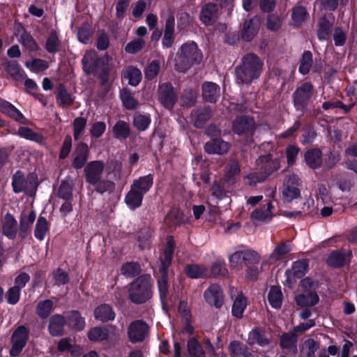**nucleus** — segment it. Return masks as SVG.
<instances>
[{"label": "nucleus", "mask_w": 357, "mask_h": 357, "mask_svg": "<svg viewBox=\"0 0 357 357\" xmlns=\"http://www.w3.org/2000/svg\"><path fill=\"white\" fill-rule=\"evenodd\" d=\"M263 62L254 54H248L236 68V82L238 84H250L257 79L262 71Z\"/></svg>", "instance_id": "f257e3e1"}, {"label": "nucleus", "mask_w": 357, "mask_h": 357, "mask_svg": "<svg viewBox=\"0 0 357 357\" xmlns=\"http://www.w3.org/2000/svg\"><path fill=\"white\" fill-rule=\"evenodd\" d=\"M202 53L197 45L188 42L179 48L175 59V68L178 71L185 72L192 66L199 64L202 60Z\"/></svg>", "instance_id": "f03ea898"}, {"label": "nucleus", "mask_w": 357, "mask_h": 357, "mask_svg": "<svg viewBox=\"0 0 357 357\" xmlns=\"http://www.w3.org/2000/svg\"><path fill=\"white\" fill-rule=\"evenodd\" d=\"M280 167V160L272 158L271 155L259 157L256 160V169L261 173L259 176L257 174H250L248 176L250 185H255L263 181L268 176Z\"/></svg>", "instance_id": "7ed1b4c3"}, {"label": "nucleus", "mask_w": 357, "mask_h": 357, "mask_svg": "<svg viewBox=\"0 0 357 357\" xmlns=\"http://www.w3.org/2000/svg\"><path fill=\"white\" fill-rule=\"evenodd\" d=\"M151 278L149 275L139 277L131 284L129 296L135 303H143L152 296Z\"/></svg>", "instance_id": "20e7f679"}, {"label": "nucleus", "mask_w": 357, "mask_h": 357, "mask_svg": "<svg viewBox=\"0 0 357 357\" xmlns=\"http://www.w3.org/2000/svg\"><path fill=\"white\" fill-rule=\"evenodd\" d=\"M172 255L164 252L163 257L161 259V264L160 267V273L161 278L158 280V290L160 297L163 306L167 303L168 295V284H167V269L171 264Z\"/></svg>", "instance_id": "39448f33"}, {"label": "nucleus", "mask_w": 357, "mask_h": 357, "mask_svg": "<svg viewBox=\"0 0 357 357\" xmlns=\"http://www.w3.org/2000/svg\"><path fill=\"white\" fill-rule=\"evenodd\" d=\"M29 337V330L24 326H19L13 333L11 342L12 347L10 350L11 356L15 357L20 355L25 347Z\"/></svg>", "instance_id": "423d86ee"}, {"label": "nucleus", "mask_w": 357, "mask_h": 357, "mask_svg": "<svg viewBox=\"0 0 357 357\" xmlns=\"http://www.w3.org/2000/svg\"><path fill=\"white\" fill-rule=\"evenodd\" d=\"M105 167V163L102 160H94L87 163L84 169L86 181L95 185L102 178Z\"/></svg>", "instance_id": "0eeeda50"}, {"label": "nucleus", "mask_w": 357, "mask_h": 357, "mask_svg": "<svg viewBox=\"0 0 357 357\" xmlns=\"http://www.w3.org/2000/svg\"><path fill=\"white\" fill-rule=\"evenodd\" d=\"M147 333L148 326L143 321L136 320L132 322L128 327V337L133 343L143 341Z\"/></svg>", "instance_id": "6e6552de"}, {"label": "nucleus", "mask_w": 357, "mask_h": 357, "mask_svg": "<svg viewBox=\"0 0 357 357\" xmlns=\"http://www.w3.org/2000/svg\"><path fill=\"white\" fill-rule=\"evenodd\" d=\"M314 91L313 86L310 82H305L299 86L294 93V102L296 107H303L311 98Z\"/></svg>", "instance_id": "1a4fd4ad"}, {"label": "nucleus", "mask_w": 357, "mask_h": 357, "mask_svg": "<svg viewBox=\"0 0 357 357\" xmlns=\"http://www.w3.org/2000/svg\"><path fill=\"white\" fill-rule=\"evenodd\" d=\"M158 96L160 102L167 109L172 108L176 102V93L170 84L165 83L160 85Z\"/></svg>", "instance_id": "9d476101"}, {"label": "nucleus", "mask_w": 357, "mask_h": 357, "mask_svg": "<svg viewBox=\"0 0 357 357\" xmlns=\"http://www.w3.org/2000/svg\"><path fill=\"white\" fill-rule=\"evenodd\" d=\"M230 296L234 301L231 310L232 314L241 318L248 305L247 298L241 293H238L234 287L230 289Z\"/></svg>", "instance_id": "9b49d317"}, {"label": "nucleus", "mask_w": 357, "mask_h": 357, "mask_svg": "<svg viewBox=\"0 0 357 357\" xmlns=\"http://www.w3.org/2000/svg\"><path fill=\"white\" fill-rule=\"evenodd\" d=\"M204 298L211 305L216 307L222 306L224 302L222 291L217 284L211 285L204 292Z\"/></svg>", "instance_id": "f8f14e48"}, {"label": "nucleus", "mask_w": 357, "mask_h": 357, "mask_svg": "<svg viewBox=\"0 0 357 357\" xmlns=\"http://www.w3.org/2000/svg\"><path fill=\"white\" fill-rule=\"evenodd\" d=\"M88 156L89 148L87 144L79 143L73 152L72 166L77 169L82 168L88 160Z\"/></svg>", "instance_id": "ddd939ff"}, {"label": "nucleus", "mask_w": 357, "mask_h": 357, "mask_svg": "<svg viewBox=\"0 0 357 357\" xmlns=\"http://www.w3.org/2000/svg\"><path fill=\"white\" fill-rule=\"evenodd\" d=\"M260 26V18L255 16L244 22L241 31L242 38L247 41L251 40L257 33Z\"/></svg>", "instance_id": "4468645a"}, {"label": "nucleus", "mask_w": 357, "mask_h": 357, "mask_svg": "<svg viewBox=\"0 0 357 357\" xmlns=\"http://www.w3.org/2000/svg\"><path fill=\"white\" fill-rule=\"evenodd\" d=\"M36 214L34 211L23 213L20 219V228L18 236L20 238H25L30 234L32 225L36 220Z\"/></svg>", "instance_id": "2eb2a0df"}, {"label": "nucleus", "mask_w": 357, "mask_h": 357, "mask_svg": "<svg viewBox=\"0 0 357 357\" xmlns=\"http://www.w3.org/2000/svg\"><path fill=\"white\" fill-rule=\"evenodd\" d=\"M247 342L251 346L257 344L266 347L271 343V335L259 328H255L249 333Z\"/></svg>", "instance_id": "dca6fc26"}, {"label": "nucleus", "mask_w": 357, "mask_h": 357, "mask_svg": "<svg viewBox=\"0 0 357 357\" xmlns=\"http://www.w3.org/2000/svg\"><path fill=\"white\" fill-rule=\"evenodd\" d=\"M230 144L220 139H211L204 145V150L208 154L223 155L229 151Z\"/></svg>", "instance_id": "f3484780"}, {"label": "nucleus", "mask_w": 357, "mask_h": 357, "mask_svg": "<svg viewBox=\"0 0 357 357\" xmlns=\"http://www.w3.org/2000/svg\"><path fill=\"white\" fill-rule=\"evenodd\" d=\"M3 234L10 239L16 237L17 234V222L10 213H6L2 219Z\"/></svg>", "instance_id": "a211bd4d"}, {"label": "nucleus", "mask_w": 357, "mask_h": 357, "mask_svg": "<svg viewBox=\"0 0 357 357\" xmlns=\"http://www.w3.org/2000/svg\"><path fill=\"white\" fill-rule=\"evenodd\" d=\"M218 8L214 3H208L202 8L199 18L205 25H211L217 19Z\"/></svg>", "instance_id": "6ab92c4d"}, {"label": "nucleus", "mask_w": 357, "mask_h": 357, "mask_svg": "<svg viewBox=\"0 0 357 357\" xmlns=\"http://www.w3.org/2000/svg\"><path fill=\"white\" fill-rule=\"evenodd\" d=\"M297 182L298 179L294 176L287 179L282 190V196L286 200L290 202L300 195Z\"/></svg>", "instance_id": "aec40b11"}, {"label": "nucleus", "mask_w": 357, "mask_h": 357, "mask_svg": "<svg viewBox=\"0 0 357 357\" xmlns=\"http://www.w3.org/2000/svg\"><path fill=\"white\" fill-rule=\"evenodd\" d=\"M351 257V252L349 250L334 251L329 255L327 262L331 266L340 267L349 261Z\"/></svg>", "instance_id": "412c9836"}, {"label": "nucleus", "mask_w": 357, "mask_h": 357, "mask_svg": "<svg viewBox=\"0 0 357 357\" xmlns=\"http://www.w3.org/2000/svg\"><path fill=\"white\" fill-rule=\"evenodd\" d=\"M220 86L212 82H207L202 85V96L210 102H215L220 96Z\"/></svg>", "instance_id": "4be33fe9"}, {"label": "nucleus", "mask_w": 357, "mask_h": 357, "mask_svg": "<svg viewBox=\"0 0 357 357\" xmlns=\"http://www.w3.org/2000/svg\"><path fill=\"white\" fill-rule=\"evenodd\" d=\"M252 118L248 116L237 117L233 122L232 128L234 132L241 135L252 129L254 126Z\"/></svg>", "instance_id": "5701e85b"}, {"label": "nucleus", "mask_w": 357, "mask_h": 357, "mask_svg": "<svg viewBox=\"0 0 357 357\" xmlns=\"http://www.w3.org/2000/svg\"><path fill=\"white\" fill-rule=\"evenodd\" d=\"M273 206L271 201H268L262 208L253 211L251 218L260 222L269 221L273 216L272 209Z\"/></svg>", "instance_id": "b1692460"}, {"label": "nucleus", "mask_w": 357, "mask_h": 357, "mask_svg": "<svg viewBox=\"0 0 357 357\" xmlns=\"http://www.w3.org/2000/svg\"><path fill=\"white\" fill-rule=\"evenodd\" d=\"M174 40V18L172 16L169 17L165 22V29L164 36L162 40V44L164 47H170Z\"/></svg>", "instance_id": "393cba45"}, {"label": "nucleus", "mask_w": 357, "mask_h": 357, "mask_svg": "<svg viewBox=\"0 0 357 357\" xmlns=\"http://www.w3.org/2000/svg\"><path fill=\"white\" fill-rule=\"evenodd\" d=\"M321 158V151L318 149L308 150L304 155L306 165L311 169H317L321 166L322 163Z\"/></svg>", "instance_id": "a878e982"}, {"label": "nucleus", "mask_w": 357, "mask_h": 357, "mask_svg": "<svg viewBox=\"0 0 357 357\" xmlns=\"http://www.w3.org/2000/svg\"><path fill=\"white\" fill-rule=\"evenodd\" d=\"M153 178L151 174L141 176L135 179L131 187L139 192L144 195L152 187Z\"/></svg>", "instance_id": "bb28decb"}, {"label": "nucleus", "mask_w": 357, "mask_h": 357, "mask_svg": "<svg viewBox=\"0 0 357 357\" xmlns=\"http://www.w3.org/2000/svg\"><path fill=\"white\" fill-rule=\"evenodd\" d=\"M66 324L65 318L60 314H54L50 319L48 326L49 332L52 336L61 335L63 331V327Z\"/></svg>", "instance_id": "cd10ccee"}, {"label": "nucleus", "mask_w": 357, "mask_h": 357, "mask_svg": "<svg viewBox=\"0 0 357 357\" xmlns=\"http://www.w3.org/2000/svg\"><path fill=\"white\" fill-rule=\"evenodd\" d=\"M82 62L84 72L88 74L95 72L98 64V56L95 50H89L86 52Z\"/></svg>", "instance_id": "c85d7f7f"}, {"label": "nucleus", "mask_w": 357, "mask_h": 357, "mask_svg": "<svg viewBox=\"0 0 357 357\" xmlns=\"http://www.w3.org/2000/svg\"><path fill=\"white\" fill-rule=\"evenodd\" d=\"M308 263L305 260L298 261L294 263L291 270L286 272L288 280L292 278H300L307 271Z\"/></svg>", "instance_id": "c756f323"}, {"label": "nucleus", "mask_w": 357, "mask_h": 357, "mask_svg": "<svg viewBox=\"0 0 357 357\" xmlns=\"http://www.w3.org/2000/svg\"><path fill=\"white\" fill-rule=\"evenodd\" d=\"M192 120L197 128H202L210 119L211 112L208 107L194 110L192 114Z\"/></svg>", "instance_id": "7c9ffc66"}, {"label": "nucleus", "mask_w": 357, "mask_h": 357, "mask_svg": "<svg viewBox=\"0 0 357 357\" xmlns=\"http://www.w3.org/2000/svg\"><path fill=\"white\" fill-rule=\"evenodd\" d=\"M94 316L97 320L104 322L113 320L115 317V313L110 305L103 304L96 308Z\"/></svg>", "instance_id": "2f4dec72"}, {"label": "nucleus", "mask_w": 357, "mask_h": 357, "mask_svg": "<svg viewBox=\"0 0 357 357\" xmlns=\"http://www.w3.org/2000/svg\"><path fill=\"white\" fill-rule=\"evenodd\" d=\"M144 195L142 192H139L134 188L130 187V190L125 197V202L131 209H135L142 205Z\"/></svg>", "instance_id": "473e14b6"}, {"label": "nucleus", "mask_w": 357, "mask_h": 357, "mask_svg": "<svg viewBox=\"0 0 357 357\" xmlns=\"http://www.w3.org/2000/svg\"><path fill=\"white\" fill-rule=\"evenodd\" d=\"M3 66L8 73L15 80L22 81L25 78L24 71L20 65L15 61H6Z\"/></svg>", "instance_id": "72a5a7b5"}, {"label": "nucleus", "mask_w": 357, "mask_h": 357, "mask_svg": "<svg viewBox=\"0 0 357 357\" xmlns=\"http://www.w3.org/2000/svg\"><path fill=\"white\" fill-rule=\"evenodd\" d=\"M291 251L289 244L287 243H281L276 245L270 255L269 259L271 262H275L280 259L287 257L289 252Z\"/></svg>", "instance_id": "f704fd0d"}, {"label": "nucleus", "mask_w": 357, "mask_h": 357, "mask_svg": "<svg viewBox=\"0 0 357 357\" xmlns=\"http://www.w3.org/2000/svg\"><path fill=\"white\" fill-rule=\"evenodd\" d=\"M185 272L188 277L194 279L209 276L208 270L205 267L198 264L186 266Z\"/></svg>", "instance_id": "c9c22d12"}, {"label": "nucleus", "mask_w": 357, "mask_h": 357, "mask_svg": "<svg viewBox=\"0 0 357 357\" xmlns=\"http://www.w3.org/2000/svg\"><path fill=\"white\" fill-rule=\"evenodd\" d=\"M332 25L333 22L326 17L320 19L317 29V36L320 40H325L328 38Z\"/></svg>", "instance_id": "e433bc0d"}, {"label": "nucleus", "mask_w": 357, "mask_h": 357, "mask_svg": "<svg viewBox=\"0 0 357 357\" xmlns=\"http://www.w3.org/2000/svg\"><path fill=\"white\" fill-rule=\"evenodd\" d=\"M268 300L273 308H280L282 303V294L280 288L275 286L271 287L268 294Z\"/></svg>", "instance_id": "4c0bfd02"}, {"label": "nucleus", "mask_w": 357, "mask_h": 357, "mask_svg": "<svg viewBox=\"0 0 357 357\" xmlns=\"http://www.w3.org/2000/svg\"><path fill=\"white\" fill-rule=\"evenodd\" d=\"M124 76L128 79V83L133 86H137L142 80V73L139 69L134 66H128L124 71Z\"/></svg>", "instance_id": "58836bf2"}, {"label": "nucleus", "mask_w": 357, "mask_h": 357, "mask_svg": "<svg viewBox=\"0 0 357 357\" xmlns=\"http://www.w3.org/2000/svg\"><path fill=\"white\" fill-rule=\"evenodd\" d=\"M49 231V224L45 218L40 216L36 222L34 229V236L38 241H43L47 232Z\"/></svg>", "instance_id": "ea45409f"}, {"label": "nucleus", "mask_w": 357, "mask_h": 357, "mask_svg": "<svg viewBox=\"0 0 357 357\" xmlns=\"http://www.w3.org/2000/svg\"><path fill=\"white\" fill-rule=\"evenodd\" d=\"M319 301V296L315 293L300 294L296 298V302L301 307L315 305Z\"/></svg>", "instance_id": "a19ab883"}, {"label": "nucleus", "mask_w": 357, "mask_h": 357, "mask_svg": "<svg viewBox=\"0 0 357 357\" xmlns=\"http://www.w3.org/2000/svg\"><path fill=\"white\" fill-rule=\"evenodd\" d=\"M17 135L24 139L34 141L40 144H43L45 139L42 135L33 132L31 129L27 127H20L17 130Z\"/></svg>", "instance_id": "79ce46f5"}, {"label": "nucleus", "mask_w": 357, "mask_h": 357, "mask_svg": "<svg viewBox=\"0 0 357 357\" xmlns=\"http://www.w3.org/2000/svg\"><path fill=\"white\" fill-rule=\"evenodd\" d=\"M60 45L61 41L56 32L54 31H51L45 43V50L49 53L54 54L59 50Z\"/></svg>", "instance_id": "37998d69"}, {"label": "nucleus", "mask_w": 357, "mask_h": 357, "mask_svg": "<svg viewBox=\"0 0 357 357\" xmlns=\"http://www.w3.org/2000/svg\"><path fill=\"white\" fill-rule=\"evenodd\" d=\"M88 337L91 341L100 342L108 339L109 333L106 328L93 327L89 331Z\"/></svg>", "instance_id": "c03bdc74"}, {"label": "nucleus", "mask_w": 357, "mask_h": 357, "mask_svg": "<svg viewBox=\"0 0 357 357\" xmlns=\"http://www.w3.org/2000/svg\"><path fill=\"white\" fill-rule=\"evenodd\" d=\"M319 345L312 339H308L302 345L301 353L303 357H315Z\"/></svg>", "instance_id": "a18cd8bd"}, {"label": "nucleus", "mask_w": 357, "mask_h": 357, "mask_svg": "<svg viewBox=\"0 0 357 357\" xmlns=\"http://www.w3.org/2000/svg\"><path fill=\"white\" fill-rule=\"evenodd\" d=\"M114 137L118 139H126L130 135L129 124L123 121H119L113 127Z\"/></svg>", "instance_id": "49530a36"}, {"label": "nucleus", "mask_w": 357, "mask_h": 357, "mask_svg": "<svg viewBox=\"0 0 357 357\" xmlns=\"http://www.w3.org/2000/svg\"><path fill=\"white\" fill-rule=\"evenodd\" d=\"M230 350L232 353L233 357H250L251 353L249 351L248 348L238 342H232L229 345Z\"/></svg>", "instance_id": "de8ad7c7"}, {"label": "nucleus", "mask_w": 357, "mask_h": 357, "mask_svg": "<svg viewBox=\"0 0 357 357\" xmlns=\"http://www.w3.org/2000/svg\"><path fill=\"white\" fill-rule=\"evenodd\" d=\"M313 59H312V54L310 51H305L301 59V63L299 66V72L302 75L307 74L312 66Z\"/></svg>", "instance_id": "09e8293b"}, {"label": "nucleus", "mask_w": 357, "mask_h": 357, "mask_svg": "<svg viewBox=\"0 0 357 357\" xmlns=\"http://www.w3.org/2000/svg\"><path fill=\"white\" fill-rule=\"evenodd\" d=\"M188 351L191 357H205V353L201 344L195 338L188 342Z\"/></svg>", "instance_id": "8fccbe9b"}, {"label": "nucleus", "mask_w": 357, "mask_h": 357, "mask_svg": "<svg viewBox=\"0 0 357 357\" xmlns=\"http://www.w3.org/2000/svg\"><path fill=\"white\" fill-rule=\"evenodd\" d=\"M12 185L16 193L24 191L26 188V182L22 172L17 171L13 176Z\"/></svg>", "instance_id": "3c124183"}, {"label": "nucleus", "mask_w": 357, "mask_h": 357, "mask_svg": "<svg viewBox=\"0 0 357 357\" xmlns=\"http://www.w3.org/2000/svg\"><path fill=\"white\" fill-rule=\"evenodd\" d=\"M120 98L125 107L132 109L136 107L138 102L133 97L132 94L128 89H123L120 92Z\"/></svg>", "instance_id": "603ef678"}, {"label": "nucleus", "mask_w": 357, "mask_h": 357, "mask_svg": "<svg viewBox=\"0 0 357 357\" xmlns=\"http://www.w3.org/2000/svg\"><path fill=\"white\" fill-rule=\"evenodd\" d=\"M245 250L234 252L229 257V263L230 267L236 269H240L244 265Z\"/></svg>", "instance_id": "864d4df0"}, {"label": "nucleus", "mask_w": 357, "mask_h": 357, "mask_svg": "<svg viewBox=\"0 0 357 357\" xmlns=\"http://www.w3.org/2000/svg\"><path fill=\"white\" fill-rule=\"evenodd\" d=\"M53 309V303L50 300H45L40 301L36 307V312L38 315L42 318H47L51 313Z\"/></svg>", "instance_id": "5fc2aeb1"}, {"label": "nucleus", "mask_w": 357, "mask_h": 357, "mask_svg": "<svg viewBox=\"0 0 357 357\" xmlns=\"http://www.w3.org/2000/svg\"><path fill=\"white\" fill-rule=\"evenodd\" d=\"M292 20L295 26L301 25L307 18V13L303 6H298L293 9Z\"/></svg>", "instance_id": "6e6d98bb"}, {"label": "nucleus", "mask_w": 357, "mask_h": 357, "mask_svg": "<svg viewBox=\"0 0 357 357\" xmlns=\"http://www.w3.org/2000/svg\"><path fill=\"white\" fill-rule=\"evenodd\" d=\"M69 324L74 329L81 331L85 326V321L77 311H73L69 317Z\"/></svg>", "instance_id": "4d7b16f0"}, {"label": "nucleus", "mask_w": 357, "mask_h": 357, "mask_svg": "<svg viewBox=\"0 0 357 357\" xmlns=\"http://www.w3.org/2000/svg\"><path fill=\"white\" fill-rule=\"evenodd\" d=\"M151 117L149 115L137 114L133 120V124L139 131H144L151 123Z\"/></svg>", "instance_id": "13d9d810"}, {"label": "nucleus", "mask_w": 357, "mask_h": 357, "mask_svg": "<svg viewBox=\"0 0 357 357\" xmlns=\"http://www.w3.org/2000/svg\"><path fill=\"white\" fill-rule=\"evenodd\" d=\"M5 108L2 110V112L7 114L8 116L13 117L16 121L23 123L24 119V115L19 111L14 105L7 102L4 103Z\"/></svg>", "instance_id": "bf43d9fd"}, {"label": "nucleus", "mask_w": 357, "mask_h": 357, "mask_svg": "<svg viewBox=\"0 0 357 357\" xmlns=\"http://www.w3.org/2000/svg\"><path fill=\"white\" fill-rule=\"evenodd\" d=\"M25 66L29 68L33 72H40L47 69L49 65L45 60L34 59L31 61H26L25 63Z\"/></svg>", "instance_id": "052dcab7"}, {"label": "nucleus", "mask_w": 357, "mask_h": 357, "mask_svg": "<svg viewBox=\"0 0 357 357\" xmlns=\"http://www.w3.org/2000/svg\"><path fill=\"white\" fill-rule=\"evenodd\" d=\"M96 190L99 193L108 192L109 193L114 192L115 189V183L109 179L100 180L98 183L95 184Z\"/></svg>", "instance_id": "680f3d73"}, {"label": "nucleus", "mask_w": 357, "mask_h": 357, "mask_svg": "<svg viewBox=\"0 0 357 357\" xmlns=\"http://www.w3.org/2000/svg\"><path fill=\"white\" fill-rule=\"evenodd\" d=\"M142 38H136L128 43L125 47V51L129 54H135L140 51L145 45Z\"/></svg>", "instance_id": "e2e57ef3"}, {"label": "nucleus", "mask_w": 357, "mask_h": 357, "mask_svg": "<svg viewBox=\"0 0 357 357\" xmlns=\"http://www.w3.org/2000/svg\"><path fill=\"white\" fill-rule=\"evenodd\" d=\"M122 165L119 161H112L108 166L107 175L112 179H120L121 174Z\"/></svg>", "instance_id": "0e129e2a"}, {"label": "nucleus", "mask_w": 357, "mask_h": 357, "mask_svg": "<svg viewBox=\"0 0 357 357\" xmlns=\"http://www.w3.org/2000/svg\"><path fill=\"white\" fill-rule=\"evenodd\" d=\"M161 63L159 60L152 61L146 68L144 73L148 79L155 77L160 70Z\"/></svg>", "instance_id": "69168bd1"}, {"label": "nucleus", "mask_w": 357, "mask_h": 357, "mask_svg": "<svg viewBox=\"0 0 357 357\" xmlns=\"http://www.w3.org/2000/svg\"><path fill=\"white\" fill-rule=\"evenodd\" d=\"M73 195V185L68 181H63L59 186V196L65 200H69Z\"/></svg>", "instance_id": "338daca9"}, {"label": "nucleus", "mask_w": 357, "mask_h": 357, "mask_svg": "<svg viewBox=\"0 0 357 357\" xmlns=\"http://www.w3.org/2000/svg\"><path fill=\"white\" fill-rule=\"evenodd\" d=\"M260 259V255L255 250H245L244 265L247 267L259 264Z\"/></svg>", "instance_id": "774afa93"}]
</instances>
